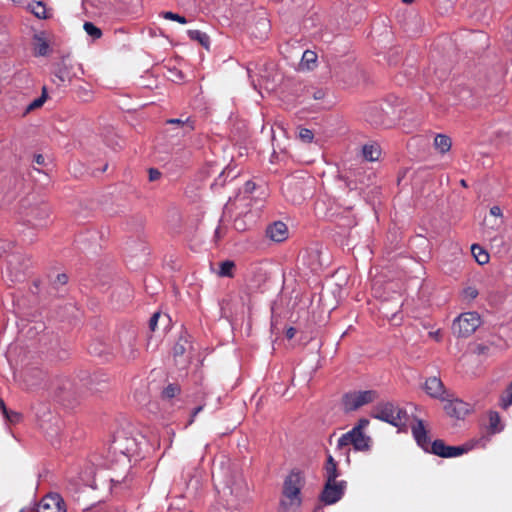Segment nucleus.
Wrapping results in <instances>:
<instances>
[{
    "label": "nucleus",
    "mask_w": 512,
    "mask_h": 512,
    "mask_svg": "<svg viewBox=\"0 0 512 512\" xmlns=\"http://www.w3.org/2000/svg\"><path fill=\"white\" fill-rule=\"evenodd\" d=\"M202 410H203V406H198V407H196V408L193 410L192 414H191V417H190V419H189L188 424H192V423L194 422V420H195L196 415H197L198 413H200Z\"/></svg>",
    "instance_id": "43"
},
{
    "label": "nucleus",
    "mask_w": 512,
    "mask_h": 512,
    "mask_svg": "<svg viewBox=\"0 0 512 512\" xmlns=\"http://www.w3.org/2000/svg\"><path fill=\"white\" fill-rule=\"evenodd\" d=\"M180 393V386H166L162 392V396L166 399H171Z\"/></svg>",
    "instance_id": "34"
},
{
    "label": "nucleus",
    "mask_w": 512,
    "mask_h": 512,
    "mask_svg": "<svg viewBox=\"0 0 512 512\" xmlns=\"http://www.w3.org/2000/svg\"><path fill=\"white\" fill-rule=\"evenodd\" d=\"M402 1H403L404 3L409 4V3H411L413 0H402Z\"/></svg>",
    "instance_id": "57"
},
{
    "label": "nucleus",
    "mask_w": 512,
    "mask_h": 512,
    "mask_svg": "<svg viewBox=\"0 0 512 512\" xmlns=\"http://www.w3.org/2000/svg\"><path fill=\"white\" fill-rule=\"evenodd\" d=\"M68 277L66 274H58L57 275V282L59 284H65L67 283Z\"/></svg>",
    "instance_id": "46"
},
{
    "label": "nucleus",
    "mask_w": 512,
    "mask_h": 512,
    "mask_svg": "<svg viewBox=\"0 0 512 512\" xmlns=\"http://www.w3.org/2000/svg\"><path fill=\"white\" fill-rule=\"evenodd\" d=\"M35 162L38 165H43L44 162H45V158L41 154H38V155L35 156Z\"/></svg>",
    "instance_id": "48"
},
{
    "label": "nucleus",
    "mask_w": 512,
    "mask_h": 512,
    "mask_svg": "<svg viewBox=\"0 0 512 512\" xmlns=\"http://www.w3.org/2000/svg\"><path fill=\"white\" fill-rule=\"evenodd\" d=\"M429 335L434 338L436 341H440L441 339V332L440 330L429 332Z\"/></svg>",
    "instance_id": "47"
},
{
    "label": "nucleus",
    "mask_w": 512,
    "mask_h": 512,
    "mask_svg": "<svg viewBox=\"0 0 512 512\" xmlns=\"http://www.w3.org/2000/svg\"><path fill=\"white\" fill-rule=\"evenodd\" d=\"M107 345L101 341H95V342H92L89 347H88V351L91 355H94V356H98V357H103L105 359H108L107 357Z\"/></svg>",
    "instance_id": "24"
},
{
    "label": "nucleus",
    "mask_w": 512,
    "mask_h": 512,
    "mask_svg": "<svg viewBox=\"0 0 512 512\" xmlns=\"http://www.w3.org/2000/svg\"><path fill=\"white\" fill-rule=\"evenodd\" d=\"M124 354H125V356H126L127 358H134V357H135V352H134V350H130L129 354H126V353L124 352Z\"/></svg>",
    "instance_id": "51"
},
{
    "label": "nucleus",
    "mask_w": 512,
    "mask_h": 512,
    "mask_svg": "<svg viewBox=\"0 0 512 512\" xmlns=\"http://www.w3.org/2000/svg\"><path fill=\"white\" fill-rule=\"evenodd\" d=\"M370 421L367 418H361L358 420L357 424L350 430L355 433H364V429L368 427Z\"/></svg>",
    "instance_id": "36"
},
{
    "label": "nucleus",
    "mask_w": 512,
    "mask_h": 512,
    "mask_svg": "<svg viewBox=\"0 0 512 512\" xmlns=\"http://www.w3.org/2000/svg\"><path fill=\"white\" fill-rule=\"evenodd\" d=\"M367 120L370 121L372 124H375V125H380V124L383 123V121H382V119L380 117L368 116Z\"/></svg>",
    "instance_id": "44"
},
{
    "label": "nucleus",
    "mask_w": 512,
    "mask_h": 512,
    "mask_svg": "<svg viewBox=\"0 0 512 512\" xmlns=\"http://www.w3.org/2000/svg\"><path fill=\"white\" fill-rule=\"evenodd\" d=\"M426 393L435 399L445 403L448 397H451V392L445 386H424Z\"/></svg>",
    "instance_id": "17"
},
{
    "label": "nucleus",
    "mask_w": 512,
    "mask_h": 512,
    "mask_svg": "<svg viewBox=\"0 0 512 512\" xmlns=\"http://www.w3.org/2000/svg\"><path fill=\"white\" fill-rule=\"evenodd\" d=\"M161 314L159 312H156L152 315V317L149 320V328L151 331H155L157 328V324L159 319L161 318Z\"/></svg>",
    "instance_id": "38"
},
{
    "label": "nucleus",
    "mask_w": 512,
    "mask_h": 512,
    "mask_svg": "<svg viewBox=\"0 0 512 512\" xmlns=\"http://www.w3.org/2000/svg\"><path fill=\"white\" fill-rule=\"evenodd\" d=\"M3 416L8 422L12 424L19 423L22 418L20 413L11 410H7V413H4Z\"/></svg>",
    "instance_id": "35"
},
{
    "label": "nucleus",
    "mask_w": 512,
    "mask_h": 512,
    "mask_svg": "<svg viewBox=\"0 0 512 512\" xmlns=\"http://www.w3.org/2000/svg\"><path fill=\"white\" fill-rule=\"evenodd\" d=\"M47 96H46V89L45 87L43 88V93L40 97L36 98L35 100H33L28 106H27V112L29 111H32L36 108H39L41 107L45 100H46Z\"/></svg>",
    "instance_id": "32"
},
{
    "label": "nucleus",
    "mask_w": 512,
    "mask_h": 512,
    "mask_svg": "<svg viewBox=\"0 0 512 512\" xmlns=\"http://www.w3.org/2000/svg\"><path fill=\"white\" fill-rule=\"evenodd\" d=\"M452 141L445 134H437L434 138V147L440 153L444 154L451 149Z\"/></svg>",
    "instance_id": "20"
},
{
    "label": "nucleus",
    "mask_w": 512,
    "mask_h": 512,
    "mask_svg": "<svg viewBox=\"0 0 512 512\" xmlns=\"http://www.w3.org/2000/svg\"><path fill=\"white\" fill-rule=\"evenodd\" d=\"M163 318H165L167 320L166 322L169 321L168 315H164Z\"/></svg>",
    "instance_id": "58"
},
{
    "label": "nucleus",
    "mask_w": 512,
    "mask_h": 512,
    "mask_svg": "<svg viewBox=\"0 0 512 512\" xmlns=\"http://www.w3.org/2000/svg\"><path fill=\"white\" fill-rule=\"evenodd\" d=\"M251 72H252V69L250 67H248L247 73H248L249 78H252Z\"/></svg>",
    "instance_id": "53"
},
{
    "label": "nucleus",
    "mask_w": 512,
    "mask_h": 512,
    "mask_svg": "<svg viewBox=\"0 0 512 512\" xmlns=\"http://www.w3.org/2000/svg\"><path fill=\"white\" fill-rule=\"evenodd\" d=\"M234 227L238 231H244L246 229L245 223L241 218H236L234 221Z\"/></svg>",
    "instance_id": "41"
},
{
    "label": "nucleus",
    "mask_w": 512,
    "mask_h": 512,
    "mask_svg": "<svg viewBox=\"0 0 512 512\" xmlns=\"http://www.w3.org/2000/svg\"><path fill=\"white\" fill-rule=\"evenodd\" d=\"M313 132L310 129L307 128H301L299 131V138L305 142L310 143L313 140Z\"/></svg>",
    "instance_id": "37"
},
{
    "label": "nucleus",
    "mask_w": 512,
    "mask_h": 512,
    "mask_svg": "<svg viewBox=\"0 0 512 512\" xmlns=\"http://www.w3.org/2000/svg\"><path fill=\"white\" fill-rule=\"evenodd\" d=\"M260 24H261L265 29H267V28L269 27V23H268V21H266L265 19H264V20H262V21L260 22Z\"/></svg>",
    "instance_id": "52"
},
{
    "label": "nucleus",
    "mask_w": 512,
    "mask_h": 512,
    "mask_svg": "<svg viewBox=\"0 0 512 512\" xmlns=\"http://www.w3.org/2000/svg\"><path fill=\"white\" fill-rule=\"evenodd\" d=\"M306 485L305 473L292 469L283 480L279 509L281 512H300L303 505L302 490Z\"/></svg>",
    "instance_id": "2"
},
{
    "label": "nucleus",
    "mask_w": 512,
    "mask_h": 512,
    "mask_svg": "<svg viewBox=\"0 0 512 512\" xmlns=\"http://www.w3.org/2000/svg\"><path fill=\"white\" fill-rule=\"evenodd\" d=\"M33 49L36 56H46L49 53V44L43 33L34 35Z\"/></svg>",
    "instance_id": "16"
},
{
    "label": "nucleus",
    "mask_w": 512,
    "mask_h": 512,
    "mask_svg": "<svg viewBox=\"0 0 512 512\" xmlns=\"http://www.w3.org/2000/svg\"><path fill=\"white\" fill-rule=\"evenodd\" d=\"M169 125H175L180 129L176 135L185 136L194 130V122L188 117L185 120L179 118H171L166 121Z\"/></svg>",
    "instance_id": "15"
},
{
    "label": "nucleus",
    "mask_w": 512,
    "mask_h": 512,
    "mask_svg": "<svg viewBox=\"0 0 512 512\" xmlns=\"http://www.w3.org/2000/svg\"><path fill=\"white\" fill-rule=\"evenodd\" d=\"M363 157L368 161H376L379 159L381 150L378 144H366L362 148Z\"/></svg>",
    "instance_id": "21"
},
{
    "label": "nucleus",
    "mask_w": 512,
    "mask_h": 512,
    "mask_svg": "<svg viewBox=\"0 0 512 512\" xmlns=\"http://www.w3.org/2000/svg\"><path fill=\"white\" fill-rule=\"evenodd\" d=\"M306 94L314 100H321L325 97L326 91L322 88L310 87L307 89Z\"/></svg>",
    "instance_id": "30"
},
{
    "label": "nucleus",
    "mask_w": 512,
    "mask_h": 512,
    "mask_svg": "<svg viewBox=\"0 0 512 512\" xmlns=\"http://www.w3.org/2000/svg\"><path fill=\"white\" fill-rule=\"evenodd\" d=\"M286 391H287V389H285L283 392H281V395L285 396Z\"/></svg>",
    "instance_id": "59"
},
{
    "label": "nucleus",
    "mask_w": 512,
    "mask_h": 512,
    "mask_svg": "<svg viewBox=\"0 0 512 512\" xmlns=\"http://www.w3.org/2000/svg\"><path fill=\"white\" fill-rule=\"evenodd\" d=\"M256 185L252 181H247L244 185V193L245 194H251L255 190Z\"/></svg>",
    "instance_id": "40"
},
{
    "label": "nucleus",
    "mask_w": 512,
    "mask_h": 512,
    "mask_svg": "<svg viewBox=\"0 0 512 512\" xmlns=\"http://www.w3.org/2000/svg\"><path fill=\"white\" fill-rule=\"evenodd\" d=\"M488 424L485 426L486 436L481 439H487L489 436L498 434L503 431L504 424L501 421V417L497 411L490 410L487 412Z\"/></svg>",
    "instance_id": "12"
},
{
    "label": "nucleus",
    "mask_w": 512,
    "mask_h": 512,
    "mask_svg": "<svg viewBox=\"0 0 512 512\" xmlns=\"http://www.w3.org/2000/svg\"><path fill=\"white\" fill-rule=\"evenodd\" d=\"M508 384H512V380Z\"/></svg>",
    "instance_id": "60"
},
{
    "label": "nucleus",
    "mask_w": 512,
    "mask_h": 512,
    "mask_svg": "<svg viewBox=\"0 0 512 512\" xmlns=\"http://www.w3.org/2000/svg\"><path fill=\"white\" fill-rule=\"evenodd\" d=\"M197 355V361H200L199 354L194 344L192 343L191 336L184 332L181 334L173 347V357L175 364L180 369H184Z\"/></svg>",
    "instance_id": "4"
},
{
    "label": "nucleus",
    "mask_w": 512,
    "mask_h": 512,
    "mask_svg": "<svg viewBox=\"0 0 512 512\" xmlns=\"http://www.w3.org/2000/svg\"><path fill=\"white\" fill-rule=\"evenodd\" d=\"M235 263L231 260H226L220 263L219 276L221 277H232Z\"/></svg>",
    "instance_id": "26"
},
{
    "label": "nucleus",
    "mask_w": 512,
    "mask_h": 512,
    "mask_svg": "<svg viewBox=\"0 0 512 512\" xmlns=\"http://www.w3.org/2000/svg\"><path fill=\"white\" fill-rule=\"evenodd\" d=\"M481 325V318L476 312L460 314L452 323V332L458 337H468Z\"/></svg>",
    "instance_id": "6"
},
{
    "label": "nucleus",
    "mask_w": 512,
    "mask_h": 512,
    "mask_svg": "<svg viewBox=\"0 0 512 512\" xmlns=\"http://www.w3.org/2000/svg\"><path fill=\"white\" fill-rule=\"evenodd\" d=\"M83 29L93 40L99 39L102 36L100 28L95 26L92 22H85Z\"/></svg>",
    "instance_id": "27"
},
{
    "label": "nucleus",
    "mask_w": 512,
    "mask_h": 512,
    "mask_svg": "<svg viewBox=\"0 0 512 512\" xmlns=\"http://www.w3.org/2000/svg\"><path fill=\"white\" fill-rule=\"evenodd\" d=\"M380 394L376 390L351 391L342 397L343 409L346 412L356 411L364 405L379 400Z\"/></svg>",
    "instance_id": "5"
},
{
    "label": "nucleus",
    "mask_w": 512,
    "mask_h": 512,
    "mask_svg": "<svg viewBox=\"0 0 512 512\" xmlns=\"http://www.w3.org/2000/svg\"><path fill=\"white\" fill-rule=\"evenodd\" d=\"M266 237L274 242H282L288 237L287 225L282 221H276L266 228Z\"/></svg>",
    "instance_id": "11"
},
{
    "label": "nucleus",
    "mask_w": 512,
    "mask_h": 512,
    "mask_svg": "<svg viewBox=\"0 0 512 512\" xmlns=\"http://www.w3.org/2000/svg\"><path fill=\"white\" fill-rule=\"evenodd\" d=\"M411 430L417 444L424 451L432 453L441 458L458 457L471 451L476 446L484 448L488 443L487 439L472 440L459 446L447 445L442 439H436L431 442L424 422L420 419L416 420V422L412 425Z\"/></svg>",
    "instance_id": "1"
},
{
    "label": "nucleus",
    "mask_w": 512,
    "mask_h": 512,
    "mask_svg": "<svg viewBox=\"0 0 512 512\" xmlns=\"http://www.w3.org/2000/svg\"><path fill=\"white\" fill-rule=\"evenodd\" d=\"M490 214L494 217H502V210L499 206H493L490 208Z\"/></svg>",
    "instance_id": "42"
},
{
    "label": "nucleus",
    "mask_w": 512,
    "mask_h": 512,
    "mask_svg": "<svg viewBox=\"0 0 512 512\" xmlns=\"http://www.w3.org/2000/svg\"><path fill=\"white\" fill-rule=\"evenodd\" d=\"M162 17L167 20L179 22L180 24H186L188 22L184 16L171 11L163 12Z\"/></svg>",
    "instance_id": "33"
},
{
    "label": "nucleus",
    "mask_w": 512,
    "mask_h": 512,
    "mask_svg": "<svg viewBox=\"0 0 512 512\" xmlns=\"http://www.w3.org/2000/svg\"><path fill=\"white\" fill-rule=\"evenodd\" d=\"M215 237L217 239H220L222 237V234H221V228L218 227L216 230H215Z\"/></svg>",
    "instance_id": "50"
},
{
    "label": "nucleus",
    "mask_w": 512,
    "mask_h": 512,
    "mask_svg": "<svg viewBox=\"0 0 512 512\" xmlns=\"http://www.w3.org/2000/svg\"><path fill=\"white\" fill-rule=\"evenodd\" d=\"M251 85L253 86L254 89H257V84L253 79H251Z\"/></svg>",
    "instance_id": "55"
},
{
    "label": "nucleus",
    "mask_w": 512,
    "mask_h": 512,
    "mask_svg": "<svg viewBox=\"0 0 512 512\" xmlns=\"http://www.w3.org/2000/svg\"><path fill=\"white\" fill-rule=\"evenodd\" d=\"M36 512H67L63 498L57 493L44 496L36 508Z\"/></svg>",
    "instance_id": "10"
},
{
    "label": "nucleus",
    "mask_w": 512,
    "mask_h": 512,
    "mask_svg": "<svg viewBox=\"0 0 512 512\" xmlns=\"http://www.w3.org/2000/svg\"><path fill=\"white\" fill-rule=\"evenodd\" d=\"M370 415L374 419L389 423L395 427H398L407 418V412L398 404L384 400L378 401L373 406Z\"/></svg>",
    "instance_id": "3"
},
{
    "label": "nucleus",
    "mask_w": 512,
    "mask_h": 512,
    "mask_svg": "<svg viewBox=\"0 0 512 512\" xmlns=\"http://www.w3.org/2000/svg\"><path fill=\"white\" fill-rule=\"evenodd\" d=\"M443 409L450 417L464 419L473 411V405L455 397V395L451 393V397H448L444 403Z\"/></svg>",
    "instance_id": "9"
},
{
    "label": "nucleus",
    "mask_w": 512,
    "mask_h": 512,
    "mask_svg": "<svg viewBox=\"0 0 512 512\" xmlns=\"http://www.w3.org/2000/svg\"><path fill=\"white\" fill-rule=\"evenodd\" d=\"M370 443L371 438L364 433L348 431L339 438L337 447L338 449H343L353 445L354 449L357 451H368L370 449Z\"/></svg>",
    "instance_id": "8"
},
{
    "label": "nucleus",
    "mask_w": 512,
    "mask_h": 512,
    "mask_svg": "<svg viewBox=\"0 0 512 512\" xmlns=\"http://www.w3.org/2000/svg\"><path fill=\"white\" fill-rule=\"evenodd\" d=\"M0 409H1L3 414L7 413L8 409H7V407L5 405V402H4V400L2 398H0Z\"/></svg>",
    "instance_id": "49"
},
{
    "label": "nucleus",
    "mask_w": 512,
    "mask_h": 512,
    "mask_svg": "<svg viewBox=\"0 0 512 512\" xmlns=\"http://www.w3.org/2000/svg\"><path fill=\"white\" fill-rule=\"evenodd\" d=\"M296 334V329L294 327H289L287 330H286V337L288 339H292Z\"/></svg>",
    "instance_id": "45"
},
{
    "label": "nucleus",
    "mask_w": 512,
    "mask_h": 512,
    "mask_svg": "<svg viewBox=\"0 0 512 512\" xmlns=\"http://www.w3.org/2000/svg\"><path fill=\"white\" fill-rule=\"evenodd\" d=\"M31 12L40 19H45L47 17V11L45 5L38 1L31 4Z\"/></svg>",
    "instance_id": "29"
},
{
    "label": "nucleus",
    "mask_w": 512,
    "mask_h": 512,
    "mask_svg": "<svg viewBox=\"0 0 512 512\" xmlns=\"http://www.w3.org/2000/svg\"><path fill=\"white\" fill-rule=\"evenodd\" d=\"M48 210L46 207L43 208H33L31 210V215H27L28 218L26 221L35 227L43 226L46 223V218L48 217Z\"/></svg>",
    "instance_id": "14"
},
{
    "label": "nucleus",
    "mask_w": 512,
    "mask_h": 512,
    "mask_svg": "<svg viewBox=\"0 0 512 512\" xmlns=\"http://www.w3.org/2000/svg\"><path fill=\"white\" fill-rule=\"evenodd\" d=\"M346 488L347 482L344 480L325 481L319 500L325 505L335 504L343 497Z\"/></svg>",
    "instance_id": "7"
},
{
    "label": "nucleus",
    "mask_w": 512,
    "mask_h": 512,
    "mask_svg": "<svg viewBox=\"0 0 512 512\" xmlns=\"http://www.w3.org/2000/svg\"><path fill=\"white\" fill-rule=\"evenodd\" d=\"M187 34L191 40L199 42L204 48L209 49L210 37L200 30H188Z\"/></svg>",
    "instance_id": "22"
},
{
    "label": "nucleus",
    "mask_w": 512,
    "mask_h": 512,
    "mask_svg": "<svg viewBox=\"0 0 512 512\" xmlns=\"http://www.w3.org/2000/svg\"><path fill=\"white\" fill-rule=\"evenodd\" d=\"M317 54L314 51L306 50L302 54L300 69L312 70L316 66Z\"/></svg>",
    "instance_id": "19"
},
{
    "label": "nucleus",
    "mask_w": 512,
    "mask_h": 512,
    "mask_svg": "<svg viewBox=\"0 0 512 512\" xmlns=\"http://www.w3.org/2000/svg\"><path fill=\"white\" fill-rule=\"evenodd\" d=\"M434 382H438V384H442L441 381L439 379H437L436 377H433V379H432V384Z\"/></svg>",
    "instance_id": "54"
},
{
    "label": "nucleus",
    "mask_w": 512,
    "mask_h": 512,
    "mask_svg": "<svg viewBox=\"0 0 512 512\" xmlns=\"http://www.w3.org/2000/svg\"><path fill=\"white\" fill-rule=\"evenodd\" d=\"M479 292L474 286H467L462 291L463 299L466 301H472L478 296Z\"/></svg>",
    "instance_id": "31"
},
{
    "label": "nucleus",
    "mask_w": 512,
    "mask_h": 512,
    "mask_svg": "<svg viewBox=\"0 0 512 512\" xmlns=\"http://www.w3.org/2000/svg\"><path fill=\"white\" fill-rule=\"evenodd\" d=\"M161 177V173L159 170L155 169V168H150L149 169V180L150 181H156L158 180L159 178Z\"/></svg>",
    "instance_id": "39"
},
{
    "label": "nucleus",
    "mask_w": 512,
    "mask_h": 512,
    "mask_svg": "<svg viewBox=\"0 0 512 512\" xmlns=\"http://www.w3.org/2000/svg\"><path fill=\"white\" fill-rule=\"evenodd\" d=\"M77 378L78 381L86 384H101L109 381L108 376L101 371H95L93 373H90L89 371H80Z\"/></svg>",
    "instance_id": "13"
},
{
    "label": "nucleus",
    "mask_w": 512,
    "mask_h": 512,
    "mask_svg": "<svg viewBox=\"0 0 512 512\" xmlns=\"http://www.w3.org/2000/svg\"><path fill=\"white\" fill-rule=\"evenodd\" d=\"M512 405V388L505 390L499 399V406L506 410Z\"/></svg>",
    "instance_id": "28"
},
{
    "label": "nucleus",
    "mask_w": 512,
    "mask_h": 512,
    "mask_svg": "<svg viewBox=\"0 0 512 512\" xmlns=\"http://www.w3.org/2000/svg\"><path fill=\"white\" fill-rule=\"evenodd\" d=\"M71 74L65 65L59 66L54 72L53 82L57 85L64 84L65 82L71 81Z\"/></svg>",
    "instance_id": "23"
},
{
    "label": "nucleus",
    "mask_w": 512,
    "mask_h": 512,
    "mask_svg": "<svg viewBox=\"0 0 512 512\" xmlns=\"http://www.w3.org/2000/svg\"><path fill=\"white\" fill-rule=\"evenodd\" d=\"M324 470L325 481H338L337 478L340 475V473L338 470L337 462L331 455L327 457Z\"/></svg>",
    "instance_id": "18"
},
{
    "label": "nucleus",
    "mask_w": 512,
    "mask_h": 512,
    "mask_svg": "<svg viewBox=\"0 0 512 512\" xmlns=\"http://www.w3.org/2000/svg\"><path fill=\"white\" fill-rule=\"evenodd\" d=\"M460 183H461V185H462V186H464V187H466V186H467V184H466V181H465V180H461V182H460Z\"/></svg>",
    "instance_id": "56"
},
{
    "label": "nucleus",
    "mask_w": 512,
    "mask_h": 512,
    "mask_svg": "<svg viewBox=\"0 0 512 512\" xmlns=\"http://www.w3.org/2000/svg\"><path fill=\"white\" fill-rule=\"evenodd\" d=\"M471 252L478 264L484 265L489 261V254L477 244L471 246Z\"/></svg>",
    "instance_id": "25"
}]
</instances>
